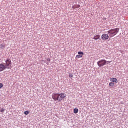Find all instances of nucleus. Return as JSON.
<instances>
[{
	"label": "nucleus",
	"mask_w": 128,
	"mask_h": 128,
	"mask_svg": "<svg viewBox=\"0 0 128 128\" xmlns=\"http://www.w3.org/2000/svg\"><path fill=\"white\" fill-rule=\"evenodd\" d=\"M52 98L54 100V102H60L62 100L66 98V95L64 93H62L60 94L53 93Z\"/></svg>",
	"instance_id": "obj_1"
},
{
	"label": "nucleus",
	"mask_w": 128,
	"mask_h": 128,
	"mask_svg": "<svg viewBox=\"0 0 128 128\" xmlns=\"http://www.w3.org/2000/svg\"><path fill=\"white\" fill-rule=\"evenodd\" d=\"M120 32V28H116L115 29H112L111 30L108 31L107 34H109L110 38H114Z\"/></svg>",
	"instance_id": "obj_2"
},
{
	"label": "nucleus",
	"mask_w": 128,
	"mask_h": 128,
	"mask_svg": "<svg viewBox=\"0 0 128 128\" xmlns=\"http://www.w3.org/2000/svg\"><path fill=\"white\" fill-rule=\"evenodd\" d=\"M5 67L7 70H12V60L10 59H6L5 62L3 63Z\"/></svg>",
	"instance_id": "obj_3"
},
{
	"label": "nucleus",
	"mask_w": 128,
	"mask_h": 128,
	"mask_svg": "<svg viewBox=\"0 0 128 128\" xmlns=\"http://www.w3.org/2000/svg\"><path fill=\"white\" fill-rule=\"evenodd\" d=\"M106 64H108V61L106 60H101L97 62V64L99 68H102L104 66H106Z\"/></svg>",
	"instance_id": "obj_4"
},
{
	"label": "nucleus",
	"mask_w": 128,
	"mask_h": 128,
	"mask_svg": "<svg viewBox=\"0 0 128 128\" xmlns=\"http://www.w3.org/2000/svg\"><path fill=\"white\" fill-rule=\"evenodd\" d=\"M108 38H110V36L108 34H104L102 36V40H108Z\"/></svg>",
	"instance_id": "obj_5"
},
{
	"label": "nucleus",
	"mask_w": 128,
	"mask_h": 128,
	"mask_svg": "<svg viewBox=\"0 0 128 128\" xmlns=\"http://www.w3.org/2000/svg\"><path fill=\"white\" fill-rule=\"evenodd\" d=\"M7 70L4 64H0V72H4V70Z\"/></svg>",
	"instance_id": "obj_6"
},
{
	"label": "nucleus",
	"mask_w": 128,
	"mask_h": 128,
	"mask_svg": "<svg viewBox=\"0 0 128 128\" xmlns=\"http://www.w3.org/2000/svg\"><path fill=\"white\" fill-rule=\"evenodd\" d=\"M110 82H116V84H118V80L116 78H111L110 79Z\"/></svg>",
	"instance_id": "obj_7"
},
{
	"label": "nucleus",
	"mask_w": 128,
	"mask_h": 128,
	"mask_svg": "<svg viewBox=\"0 0 128 128\" xmlns=\"http://www.w3.org/2000/svg\"><path fill=\"white\" fill-rule=\"evenodd\" d=\"M80 4H75L72 6V8L76 10V8H80Z\"/></svg>",
	"instance_id": "obj_8"
},
{
	"label": "nucleus",
	"mask_w": 128,
	"mask_h": 128,
	"mask_svg": "<svg viewBox=\"0 0 128 128\" xmlns=\"http://www.w3.org/2000/svg\"><path fill=\"white\" fill-rule=\"evenodd\" d=\"M94 40H101L100 39V35H97L96 36H95L94 38Z\"/></svg>",
	"instance_id": "obj_9"
},
{
	"label": "nucleus",
	"mask_w": 128,
	"mask_h": 128,
	"mask_svg": "<svg viewBox=\"0 0 128 128\" xmlns=\"http://www.w3.org/2000/svg\"><path fill=\"white\" fill-rule=\"evenodd\" d=\"M6 48V44H0V50H4Z\"/></svg>",
	"instance_id": "obj_10"
},
{
	"label": "nucleus",
	"mask_w": 128,
	"mask_h": 128,
	"mask_svg": "<svg viewBox=\"0 0 128 128\" xmlns=\"http://www.w3.org/2000/svg\"><path fill=\"white\" fill-rule=\"evenodd\" d=\"M50 58H46L45 60V62H46V64L48 65L50 64Z\"/></svg>",
	"instance_id": "obj_11"
},
{
	"label": "nucleus",
	"mask_w": 128,
	"mask_h": 128,
	"mask_svg": "<svg viewBox=\"0 0 128 128\" xmlns=\"http://www.w3.org/2000/svg\"><path fill=\"white\" fill-rule=\"evenodd\" d=\"M110 86H111L112 88H114V82H110L109 84Z\"/></svg>",
	"instance_id": "obj_12"
},
{
	"label": "nucleus",
	"mask_w": 128,
	"mask_h": 128,
	"mask_svg": "<svg viewBox=\"0 0 128 128\" xmlns=\"http://www.w3.org/2000/svg\"><path fill=\"white\" fill-rule=\"evenodd\" d=\"M74 114H78V109L74 108Z\"/></svg>",
	"instance_id": "obj_13"
},
{
	"label": "nucleus",
	"mask_w": 128,
	"mask_h": 128,
	"mask_svg": "<svg viewBox=\"0 0 128 128\" xmlns=\"http://www.w3.org/2000/svg\"><path fill=\"white\" fill-rule=\"evenodd\" d=\"M82 58V56L78 54V55L76 56V59H78V58Z\"/></svg>",
	"instance_id": "obj_14"
},
{
	"label": "nucleus",
	"mask_w": 128,
	"mask_h": 128,
	"mask_svg": "<svg viewBox=\"0 0 128 128\" xmlns=\"http://www.w3.org/2000/svg\"><path fill=\"white\" fill-rule=\"evenodd\" d=\"M78 54H79L80 56H84V52H78Z\"/></svg>",
	"instance_id": "obj_15"
},
{
	"label": "nucleus",
	"mask_w": 128,
	"mask_h": 128,
	"mask_svg": "<svg viewBox=\"0 0 128 128\" xmlns=\"http://www.w3.org/2000/svg\"><path fill=\"white\" fill-rule=\"evenodd\" d=\"M30 111L28 110H27V111H26L24 114H26V116H28V114H30Z\"/></svg>",
	"instance_id": "obj_16"
},
{
	"label": "nucleus",
	"mask_w": 128,
	"mask_h": 128,
	"mask_svg": "<svg viewBox=\"0 0 128 128\" xmlns=\"http://www.w3.org/2000/svg\"><path fill=\"white\" fill-rule=\"evenodd\" d=\"M69 78H74V74H69Z\"/></svg>",
	"instance_id": "obj_17"
},
{
	"label": "nucleus",
	"mask_w": 128,
	"mask_h": 128,
	"mask_svg": "<svg viewBox=\"0 0 128 128\" xmlns=\"http://www.w3.org/2000/svg\"><path fill=\"white\" fill-rule=\"evenodd\" d=\"M0 112H2V114H4V112H6V110L4 108H1Z\"/></svg>",
	"instance_id": "obj_18"
},
{
	"label": "nucleus",
	"mask_w": 128,
	"mask_h": 128,
	"mask_svg": "<svg viewBox=\"0 0 128 128\" xmlns=\"http://www.w3.org/2000/svg\"><path fill=\"white\" fill-rule=\"evenodd\" d=\"M4 88V84L0 83V88Z\"/></svg>",
	"instance_id": "obj_19"
},
{
	"label": "nucleus",
	"mask_w": 128,
	"mask_h": 128,
	"mask_svg": "<svg viewBox=\"0 0 128 128\" xmlns=\"http://www.w3.org/2000/svg\"><path fill=\"white\" fill-rule=\"evenodd\" d=\"M120 52L122 54H124V52L122 50H120Z\"/></svg>",
	"instance_id": "obj_20"
},
{
	"label": "nucleus",
	"mask_w": 128,
	"mask_h": 128,
	"mask_svg": "<svg viewBox=\"0 0 128 128\" xmlns=\"http://www.w3.org/2000/svg\"><path fill=\"white\" fill-rule=\"evenodd\" d=\"M110 62H112L107 61L106 64H110Z\"/></svg>",
	"instance_id": "obj_21"
},
{
	"label": "nucleus",
	"mask_w": 128,
	"mask_h": 128,
	"mask_svg": "<svg viewBox=\"0 0 128 128\" xmlns=\"http://www.w3.org/2000/svg\"><path fill=\"white\" fill-rule=\"evenodd\" d=\"M104 20H106V18H104Z\"/></svg>",
	"instance_id": "obj_22"
}]
</instances>
